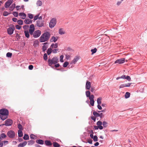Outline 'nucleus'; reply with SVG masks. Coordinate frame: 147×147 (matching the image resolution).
Listing matches in <instances>:
<instances>
[{
	"label": "nucleus",
	"mask_w": 147,
	"mask_h": 147,
	"mask_svg": "<svg viewBox=\"0 0 147 147\" xmlns=\"http://www.w3.org/2000/svg\"><path fill=\"white\" fill-rule=\"evenodd\" d=\"M50 36V34L49 32H44L40 37V42H43L48 40Z\"/></svg>",
	"instance_id": "nucleus-1"
},
{
	"label": "nucleus",
	"mask_w": 147,
	"mask_h": 147,
	"mask_svg": "<svg viewBox=\"0 0 147 147\" xmlns=\"http://www.w3.org/2000/svg\"><path fill=\"white\" fill-rule=\"evenodd\" d=\"M58 58L55 57H53L51 59H49L48 61L49 65L53 68L52 65L57 63L58 61Z\"/></svg>",
	"instance_id": "nucleus-2"
},
{
	"label": "nucleus",
	"mask_w": 147,
	"mask_h": 147,
	"mask_svg": "<svg viewBox=\"0 0 147 147\" xmlns=\"http://www.w3.org/2000/svg\"><path fill=\"white\" fill-rule=\"evenodd\" d=\"M57 20L55 18H52L49 23V27L51 28H52L55 26L56 24Z\"/></svg>",
	"instance_id": "nucleus-3"
},
{
	"label": "nucleus",
	"mask_w": 147,
	"mask_h": 147,
	"mask_svg": "<svg viewBox=\"0 0 147 147\" xmlns=\"http://www.w3.org/2000/svg\"><path fill=\"white\" fill-rule=\"evenodd\" d=\"M7 136L10 138H14L15 136V133L13 131L10 130L8 131L7 133Z\"/></svg>",
	"instance_id": "nucleus-4"
},
{
	"label": "nucleus",
	"mask_w": 147,
	"mask_h": 147,
	"mask_svg": "<svg viewBox=\"0 0 147 147\" xmlns=\"http://www.w3.org/2000/svg\"><path fill=\"white\" fill-rule=\"evenodd\" d=\"M44 21L37 20L36 21V25L39 27H43L44 25Z\"/></svg>",
	"instance_id": "nucleus-5"
},
{
	"label": "nucleus",
	"mask_w": 147,
	"mask_h": 147,
	"mask_svg": "<svg viewBox=\"0 0 147 147\" xmlns=\"http://www.w3.org/2000/svg\"><path fill=\"white\" fill-rule=\"evenodd\" d=\"M41 34V32L39 30L35 31L33 34V36L34 38H36L39 37Z\"/></svg>",
	"instance_id": "nucleus-6"
},
{
	"label": "nucleus",
	"mask_w": 147,
	"mask_h": 147,
	"mask_svg": "<svg viewBox=\"0 0 147 147\" xmlns=\"http://www.w3.org/2000/svg\"><path fill=\"white\" fill-rule=\"evenodd\" d=\"M8 111L7 109H3L0 110V115H8Z\"/></svg>",
	"instance_id": "nucleus-7"
},
{
	"label": "nucleus",
	"mask_w": 147,
	"mask_h": 147,
	"mask_svg": "<svg viewBox=\"0 0 147 147\" xmlns=\"http://www.w3.org/2000/svg\"><path fill=\"white\" fill-rule=\"evenodd\" d=\"M35 29L34 26V24H32L30 26V28L29 30V32L31 35H32Z\"/></svg>",
	"instance_id": "nucleus-8"
},
{
	"label": "nucleus",
	"mask_w": 147,
	"mask_h": 147,
	"mask_svg": "<svg viewBox=\"0 0 147 147\" xmlns=\"http://www.w3.org/2000/svg\"><path fill=\"white\" fill-rule=\"evenodd\" d=\"M15 30V28L14 26L11 27H9L7 30V33L8 34L11 35L13 33V31Z\"/></svg>",
	"instance_id": "nucleus-9"
},
{
	"label": "nucleus",
	"mask_w": 147,
	"mask_h": 147,
	"mask_svg": "<svg viewBox=\"0 0 147 147\" xmlns=\"http://www.w3.org/2000/svg\"><path fill=\"white\" fill-rule=\"evenodd\" d=\"M5 123L4 124L6 126H8L11 125L12 124V121L10 119H7L5 120Z\"/></svg>",
	"instance_id": "nucleus-10"
},
{
	"label": "nucleus",
	"mask_w": 147,
	"mask_h": 147,
	"mask_svg": "<svg viewBox=\"0 0 147 147\" xmlns=\"http://www.w3.org/2000/svg\"><path fill=\"white\" fill-rule=\"evenodd\" d=\"M13 2V0H8L7 1L5 4V7L6 8H8Z\"/></svg>",
	"instance_id": "nucleus-11"
},
{
	"label": "nucleus",
	"mask_w": 147,
	"mask_h": 147,
	"mask_svg": "<svg viewBox=\"0 0 147 147\" xmlns=\"http://www.w3.org/2000/svg\"><path fill=\"white\" fill-rule=\"evenodd\" d=\"M94 96L92 94L91 95V97L89 98V99L90 100V104L92 106L94 105Z\"/></svg>",
	"instance_id": "nucleus-12"
},
{
	"label": "nucleus",
	"mask_w": 147,
	"mask_h": 147,
	"mask_svg": "<svg viewBox=\"0 0 147 147\" xmlns=\"http://www.w3.org/2000/svg\"><path fill=\"white\" fill-rule=\"evenodd\" d=\"M125 59L124 58H122L119 59L117 60L115 63L121 64L124 63L125 62Z\"/></svg>",
	"instance_id": "nucleus-13"
},
{
	"label": "nucleus",
	"mask_w": 147,
	"mask_h": 147,
	"mask_svg": "<svg viewBox=\"0 0 147 147\" xmlns=\"http://www.w3.org/2000/svg\"><path fill=\"white\" fill-rule=\"evenodd\" d=\"M79 59V57L78 56H76L73 60L71 62L70 64H75Z\"/></svg>",
	"instance_id": "nucleus-14"
},
{
	"label": "nucleus",
	"mask_w": 147,
	"mask_h": 147,
	"mask_svg": "<svg viewBox=\"0 0 147 147\" xmlns=\"http://www.w3.org/2000/svg\"><path fill=\"white\" fill-rule=\"evenodd\" d=\"M91 83L90 82L87 81L86 83V90H89L91 87Z\"/></svg>",
	"instance_id": "nucleus-15"
},
{
	"label": "nucleus",
	"mask_w": 147,
	"mask_h": 147,
	"mask_svg": "<svg viewBox=\"0 0 147 147\" xmlns=\"http://www.w3.org/2000/svg\"><path fill=\"white\" fill-rule=\"evenodd\" d=\"M19 16H21V18L22 19H24L26 17V14L23 12L20 13L19 14Z\"/></svg>",
	"instance_id": "nucleus-16"
},
{
	"label": "nucleus",
	"mask_w": 147,
	"mask_h": 147,
	"mask_svg": "<svg viewBox=\"0 0 147 147\" xmlns=\"http://www.w3.org/2000/svg\"><path fill=\"white\" fill-rule=\"evenodd\" d=\"M32 21L30 19H26L24 21V22L26 24H32Z\"/></svg>",
	"instance_id": "nucleus-17"
},
{
	"label": "nucleus",
	"mask_w": 147,
	"mask_h": 147,
	"mask_svg": "<svg viewBox=\"0 0 147 147\" xmlns=\"http://www.w3.org/2000/svg\"><path fill=\"white\" fill-rule=\"evenodd\" d=\"M27 144V142L26 141H24L22 143H20L18 146V147H24Z\"/></svg>",
	"instance_id": "nucleus-18"
},
{
	"label": "nucleus",
	"mask_w": 147,
	"mask_h": 147,
	"mask_svg": "<svg viewBox=\"0 0 147 147\" xmlns=\"http://www.w3.org/2000/svg\"><path fill=\"white\" fill-rule=\"evenodd\" d=\"M6 137V135H5L4 133H2L0 135V142H1V140H2L5 138Z\"/></svg>",
	"instance_id": "nucleus-19"
},
{
	"label": "nucleus",
	"mask_w": 147,
	"mask_h": 147,
	"mask_svg": "<svg viewBox=\"0 0 147 147\" xmlns=\"http://www.w3.org/2000/svg\"><path fill=\"white\" fill-rule=\"evenodd\" d=\"M45 143L46 145L48 146H51L52 145V143L51 141L49 140H46Z\"/></svg>",
	"instance_id": "nucleus-20"
},
{
	"label": "nucleus",
	"mask_w": 147,
	"mask_h": 147,
	"mask_svg": "<svg viewBox=\"0 0 147 147\" xmlns=\"http://www.w3.org/2000/svg\"><path fill=\"white\" fill-rule=\"evenodd\" d=\"M57 39L58 37L53 36L51 37L50 40L51 42H56L57 40Z\"/></svg>",
	"instance_id": "nucleus-21"
},
{
	"label": "nucleus",
	"mask_w": 147,
	"mask_h": 147,
	"mask_svg": "<svg viewBox=\"0 0 147 147\" xmlns=\"http://www.w3.org/2000/svg\"><path fill=\"white\" fill-rule=\"evenodd\" d=\"M59 33L60 35H63L65 33V32L63 29L61 28L59 29Z\"/></svg>",
	"instance_id": "nucleus-22"
},
{
	"label": "nucleus",
	"mask_w": 147,
	"mask_h": 147,
	"mask_svg": "<svg viewBox=\"0 0 147 147\" xmlns=\"http://www.w3.org/2000/svg\"><path fill=\"white\" fill-rule=\"evenodd\" d=\"M36 142L37 143L41 145L43 144L44 143L43 140L41 139L36 140Z\"/></svg>",
	"instance_id": "nucleus-23"
},
{
	"label": "nucleus",
	"mask_w": 147,
	"mask_h": 147,
	"mask_svg": "<svg viewBox=\"0 0 147 147\" xmlns=\"http://www.w3.org/2000/svg\"><path fill=\"white\" fill-rule=\"evenodd\" d=\"M7 116L5 115H0V117L1 119L4 120L7 118Z\"/></svg>",
	"instance_id": "nucleus-24"
},
{
	"label": "nucleus",
	"mask_w": 147,
	"mask_h": 147,
	"mask_svg": "<svg viewBox=\"0 0 147 147\" xmlns=\"http://www.w3.org/2000/svg\"><path fill=\"white\" fill-rule=\"evenodd\" d=\"M24 33L25 36L27 38H29L30 37L29 32L28 30H26L24 31Z\"/></svg>",
	"instance_id": "nucleus-25"
},
{
	"label": "nucleus",
	"mask_w": 147,
	"mask_h": 147,
	"mask_svg": "<svg viewBox=\"0 0 147 147\" xmlns=\"http://www.w3.org/2000/svg\"><path fill=\"white\" fill-rule=\"evenodd\" d=\"M36 5L37 6H41L42 5V1L40 0H38L36 3Z\"/></svg>",
	"instance_id": "nucleus-26"
},
{
	"label": "nucleus",
	"mask_w": 147,
	"mask_h": 147,
	"mask_svg": "<svg viewBox=\"0 0 147 147\" xmlns=\"http://www.w3.org/2000/svg\"><path fill=\"white\" fill-rule=\"evenodd\" d=\"M16 7L15 3L13 4L11 6L9 7V10L12 11Z\"/></svg>",
	"instance_id": "nucleus-27"
},
{
	"label": "nucleus",
	"mask_w": 147,
	"mask_h": 147,
	"mask_svg": "<svg viewBox=\"0 0 147 147\" xmlns=\"http://www.w3.org/2000/svg\"><path fill=\"white\" fill-rule=\"evenodd\" d=\"M18 136L19 137H21L23 135V134L22 130H19L18 131Z\"/></svg>",
	"instance_id": "nucleus-28"
},
{
	"label": "nucleus",
	"mask_w": 147,
	"mask_h": 147,
	"mask_svg": "<svg viewBox=\"0 0 147 147\" xmlns=\"http://www.w3.org/2000/svg\"><path fill=\"white\" fill-rule=\"evenodd\" d=\"M86 95L87 97L89 98L91 97V95H90V92L89 91H86Z\"/></svg>",
	"instance_id": "nucleus-29"
},
{
	"label": "nucleus",
	"mask_w": 147,
	"mask_h": 147,
	"mask_svg": "<svg viewBox=\"0 0 147 147\" xmlns=\"http://www.w3.org/2000/svg\"><path fill=\"white\" fill-rule=\"evenodd\" d=\"M35 143V141L33 140H31L29 141L28 142V145H32L33 144Z\"/></svg>",
	"instance_id": "nucleus-30"
},
{
	"label": "nucleus",
	"mask_w": 147,
	"mask_h": 147,
	"mask_svg": "<svg viewBox=\"0 0 147 147\" xmlns=\"http://www.w3.org/2000/svg\"><path fill=\"white\" fill-rule=\"evenodd\" d=\"M93 115L96 117H99V113H98L96 111H94L93 112Z\"/></svg>",
	"instance_id": "nucleus-31"
},
{
	"label": "nucleus",
	"mask_w": 147,
	"mask_h": 147,
	"mask_svg": "<svg viewBox=\"0 0 147 147\" xmlns=\"http://www.w3.org/2000/svg\"><path fill=\"white\" fill-rule=\"evenodd\" d=\"M51 48H52V49H53V48H57L58 47V44L57 43H55V44H52L51 45Z\"/></svg>",
	"instance_id": "nucleus-32"
},
{
	"label": "nucleus",
	"mask_w": 147,
	"mask_h": 147,
	"mask_svg": "<svg viewBox=\"0 0 147 147\" xmlns=\"http://www.w3.org/2000/svg\"><path fill=\"white\" fill-rule=\"evenodd\" d=\"M102 99V98L100 97H99L97 98V102L98 103V105H101V100Z\"/></svg>",
	"instance_id": "nucleus-33"
},
{
	"label": "nucleus",
	"mask_w": 147,
	"mask_h": 147,
	"mask_svg": "<svg viewBox=\"0 0 147 147\" xmlns=\"http://www.w3.org/2000/svg\"><path fill=\"white\" fill-rule=\"evenodd\" d=\"M53 146L54 147H59L60 146V145L56 142H54L53 143Z\"/></svg>",
	"instance_id": "nucleus-34"
},
{
	"label": "nucleus",
	"mask_w": 147,
	"mask_h": 147,
	"mask_svg": "<svg viewBox=\"0 0 147 147\" xmlns=\"http://www.w3.org/2000/svg\"><path fill=\"white\" fill-rule=\"evenodd\" d=\"M23 139L25 140H28L29 139V136L28 134H25L23 137Z\"/></svg>",
	"instance_id": "nucleus-35"
},
{
	"label": "nucleus",
	"mask_w": 147,
	"mask_h": 147,
	"mask_svg": "<svg viewBox=\"0 0 147 147\" xmlns=\"http://www.w3.org/2000/svg\"><path fill=\"white\" fill-rule=\"evenodd\" d=\"M130 93L128 92L126 93L125 95V97L126 98H127L130 97Z\"/></svg>",
	"instance_id": "nucleus-36"
},
{
	"label": "nucleus",
	"mask_w": 147,
	"mask_h": 147,
	"mask_svg": "<svg viewBox=\"0 0 147 147\" xmlns=\"http://www.w3.org/2000/svg\"><path fill=\"white\" fill-rule=\"evenodd\" d=\"M30 137L32 139L35 140L36 138V136L33 134H31L30 135Z\"/></svg>",
	"instance_id": "nucleus-37"
},
{
	"label": "nucleus",
	"mask_w": 147,
	"mask_h": 147,
	"mask_svg": "<svg viewBox=\"0 0 147 147\" xmlns=\"http://www.w3.org/2000/svg\"><path fill=\"white\" fill-rule=\"evenodd\" d=\"M52 48L51 47L49 48L48 49L47 52L48 55H49L52 52Z\"/></svg>",
	"instance_id": "nucleus-38"
},
{
	"label": "nucleus",
	"mask_w": 147,
	"mask_h": 147,
	"mask_svg": "<svg viewBox=\"0 0 147 147\" xmlns=\"http://www.w3.org/2000/svg\"><path fill=\"white\" fill-rule=\"evenodd\" d=\"M17 22L18 24L20 25L23 24V22L22 20H18Z\"/></svg>",
	"instance_id": "nucleus-39"
},
{
	"label": "nucleus",
	"mask_w": 147,
	"mask_h": 147,
	"mask_svg": "<svg viewBox=\"0 0 147 147\" xmlns=\"http://www.w3.org/2000/svg\"><path fill=\"white\" fill-rule=\"evenodd\" d=\"M97 49L96 48H94V49H92L91 50V51L92 53V54H93L96 53L97 51Z\"/></svg>",
	"instance_id": "nucleus-40"
},
{
	"label": "nucleus",
	"mask_w": 147,
	"mask_h": 147,
	"mask_svg": "<svg viewBox=\"0 0 147 147\" xmlns=\"http://www.w3.org/2000/svg\"><path fill=\"white\" fill-rule=\"evenodd\" d=\"M30 18V19H32L33 18V14L31 13H28L27 15Z\"/></svg>",
	"instance_id": "nucleus-41"
},
{
	"label": "nucleus",
	"mask_w": 147,
	"mask_h": 147,
	"mask_svg": "<svg viewBox=\"0 0 147 147\" xmlns=\"http://www.w3.org/2000/svg\"><path fill=\"white\" fill-rule=\"evenodd\" d=\"M12 55V53L10 52H8L6 54V57H11Z\"/></svg>",
	"instance_id": "nucleus-42"
},
{
	"label": "nucleus",
	"mask_w": 147,
	"mask_h": 147,
	"mask_svg": "<svg viewBox=\"0 0 147 147\" xmlns=\"http://www.w3.org/2000/svg\"><path fill=\"white\" fill-rule=\"evenodd\" d=\"M48 47L47 46L44 45L42 47V50L43 51H45L46 50Z\"/></svg>",
	"instance_id": "nucleus-43"
},
{
	"label": "nucleus",
	"mask_w": 147,
	"mask_h": 147,
	"mask_svg": "<svg viewBox=\"0 0 147 147\" xmlns=\"http://www.w3.org/2000/svg\"><path fill=\"white\" fill-rule=\"evenodd\" d=\"M64 56L63 55H61L60 57V61L61 62H63L64 61L63 59Z\"/></svg>",
	"instance_id": "nucleus-44"
},
{
	"label": "nucleus",
	"mask_w": 147,
	"mask_h": 147,
	"mask_svg": "<svg viewBox=\"0 0 147 147\" xmlns=\"http://www.w3.org/2000/svg\"><path fill=\"white\" fill-rule=\"evenodd\" d=\"M13 15L15 17H17L18 16V13L16 11H13Z\"/></svg>",
	"instance_id": "nucleus-45"
},
{
	"label": "nucleus",
	"mask_w": 147,
	"mask_h": 147,
	"mask_svg": "<svg viewBox=\"0 0 147 147\" xmlns=\"http://www.w3.org/2000/svg\"><path fill=\"white\" fill-rule=\"evenodd\" d=\"M102 124L104 127H105L107 126V123L105 121H103Z\"/></svg>",
	"instance_id": "nucleus-46"
},
{
	"label": "nucleus",
	"mask_w": 147,
	"mask_h": 147,
	"mask_svg": "<svg viewBox=\"0 0 147 147\" xmlns=\"http://www.w3.org/2000/svg\"><path fill=\"white\" fill-rule=\"evenodd\" d=\"M18 128L19 129V130H23L22 126L20 124H19L18 125Z\"/></svg>",
	"instance_id": "nucleus-47"
},
{
	"label": "nucleus",
	"mask_w": 147,
	"mask_h": 147,
	"mask_svg": "<svg viewBox=\"0 0 147 147\" xmlns=\"http://www.w3.org/2000/svg\"><path fill=\"white\" fill-rule=\"evenodd\" d=\"M93 140L94 141V142H96V141H98V137H97V136L95 135L94 136L93 138Z\"/></svg>",
	"instance_id": "nucleus-48"
},
{
	"label": "nucleus",
	"mask_w": 147,
	"mask_h": 147,
	"mask_svg": "<svg viewBox=\"0 0 147 147\" xmlns=\"http://www.w3.org/2000/svg\"><path fill=\"white\" fill-rule=\"evenodd\" d=\"M68 64L69 63L67 61H66L63 63V67H65L67 66Z\"/></svg>",
	"instance_id": "nucleus-49"
},
{
	"label": "nucleus",
	"mask_w": 147,
	"mask_h": 147,
	"mask_svg": "<svg viewBox=\"0 0 147 147\" xmlns=\"http://www.w3.org/2000/svg\"><path fill=\"white\" fill-rule=\"evenodd\" d=\"M3 142V144L4 146H5L8 144V141L7 140H4L2 142Z\"/></svg>",
	"instance_id": "nucleus-50"
},
{
	"label": "nucleus",
	"mask_w": 147,
	"mask_h": 147,
	"mask_svg": "<svg viewBox=\"0 0 147 147\" xmlns=\"http://www.w3.org/2000/svg\"><path fill=\"white\" fill-rule=\"evenodd\" d=\"M47 58H48V57H47V54L46 53H45L44 54V56H43L44 59L45 60H46L47 59Z\"/></svg>",
	"instance_id": "nucleus-51"
},
{
	"label": "nucleus",
	"mask_w": 147,
	"mask_h": 147,
	"mask_svg": "<svg viewBox=\"0 0 147 147\" xmlns=\"http://www.w3.org/2000/svg\"><path fill=\"white\" fill-rule=\"evenodd\" d=\"M9 14L8 12L5 11L3 12V15L5 16H7Z\"/></svg>",
	"instance_id": "nucleus-52"
},
{
	"label": "nucleus",
	"mask_w": 147,
	"mask_h": 147,
	"mask_svg": "<svg viewBox=\"0 0 147 147\" xmlns=\"http://www.w3.org/2000/svg\"><path fill=\"white\" fill-rule=\"evenodd\" d=\"M38 45V42L35 41L34 42V46L35 47L37 46Z\"/></svg>",
	"instance_id": "nucleus-53"
},
{
	"label": "nucleus",
	"mask_w": 147,
	"mask_h": 147,
	"mask_svg": "<svg viewBox=\"0 0 147 147\" xmlns=\"http://www.w3.org/2000/svg\"><path fill=\"white\" fill-rule=\"evenodd\" d=\"M29 27V26L28 25H25L23 26V28L25 30H27Z\"/></svg>",
	"instance_id": "nucleus-54"
},
{
	"label": "nucleus",
	"mask_w": 147,
	"mask_h": 147,
	"mask_svg": "<svg viewBox=\"0 0 147 147\" xmlns=\"http://www.w3.org/2000/svg\"><path fill=\"white\" fill-rule=\"evenodd\" d=\"M102 124V122L100 121H98L96 123V124L98 125V126L101 125Z\"/></svg>",
	"instance_id": "nucleus-55"
},
{
	"label": "nucleus",
	"mask_w": 147,
	"mask_h": 147,
	"mask_svg": "<svg viewBox=\"0 0 147 147\" xmlns=\"http://www.w3.org/2000/svg\"><path fill=\"white\" fill-rule=\"evenodd\" d=\"M16 29L20 30L21 28V26L18 25H17L16 26Z\"/></svg>",
	"instance_id": "nucleus-56"
},
{
	"label": "nucleus",
	"mask_w": 147,
	"mask_h": 147,
	"mask_svg": "<svg viewBox=\"0 0 147 147\" xmlns=\"http://www.w3.org/2000/svg\"><path fill=\"white\" fill-rule=\"evenodd\" d=\"M39 16V15H37L35 16L34 17V20L35 21L37 20L38 19V17Z\"/></svg>",
	"instance_id": "nucleus-57"
},
{
	"label": "nucleus",
	"mask_w": 147,
	"mask_h": 147,
	"mask_svg": "<svg viewBox=\"0 0 147 147\" xmlns=\"http://www.w3.org/2000/svg\"><path fill=\"white\" fill-rule=\"evenodd\" d=\"M125 79H127L129 81H130L131 80L130 77L128 76H126Z\"/></svg>",
	"instance_id": "nucleus-58"
},
{
	"label": "nucleus",
	"mask_w": 147,
	"mask_h": 147,
	"mask_svg": "<svg viewBox=\"0 0 147 147\" xmlns=\"http://www.w3.org/2000/svg\"><path fill=\"white\" fill-rule=\"evenodd\" d=\"M33 68V66L32 65H30L28 66V69L30 70H32Z\"/></svg>",
	"instance_id": "nucleus-59"
},
{
	"label": "nucleus",
	"mask_w": 147,
	"mask_h": 147,
	"mask_svg": "<svg viewBox=\"0 0 147 147\" xmlns=\"http://www.w3.org/2000/svg\"><path fill=\"white\" fill-rule=\"evenodd\" d=\"M58 50L57 49H54L52 50V52L53 53H57V51Z\"/></svg>",
	"instance_id": "nucleus-60"
},
{
	"label": "nucleus",
	"mask_w": 147,
	"mask_h": 147,
	"mask_svg": "<svg viewBox=\"0 0 147 147\" xmlns=\"http://www.w3.org/2000/svg\"><path fill=\"white\" fill-rule=\"evenodd\" d=\"M125 84H121L119 87V88H123L124 87H126L125 86Z\"/></svg>",
	"instance_id": "nucleus-61"
},
{
	"label": "nucleus",
	"mask_w": 147,
	"mask_h": 147,
	"mask_svg": "<svg viewBox=\"0 0 147 147\" xmlns=\"http://www.w3.org/2000/svg\"><path fill=\"white\" fill-rule=\"evenodd\" d=\"M100 105H98L97 106L99 110H101L102 109V108Z\"/></svg>",
	"instance_id": "nucleus-62"
},
{
	"label": "nucleus",
	"mask_w": 147,
	"mask_h": 147,
	"mask_svg": "<svg viewBox=\"0 0 147 147\" xmlns=\"http://www.w3.org/2000/svg\"><path fill=\"white\" fill-rule=\"evenodd\" d=\"M12 20L14 22H16L17 21V19L16 18H12Z\"/></svg>",
	"instance_id": "nucleus-63"
},
{
	"label": "nucleus",
	"mask_w": 147,
	"mask_h": 147,
	"mask_svg": "<svg viewBox=\"0 0 147 147\" xmlns=\"http://www.w3.org/2000/svg\"><path fill=\"white\" fill-rule=\"evenodd\" d=\"M60 66V65L59 63H56L55 65V67L56 68L59 67Z\"/></svg>",
	"instance_id": "nucleus-64"
}]
</instances>
